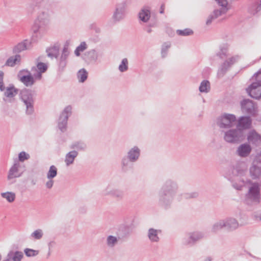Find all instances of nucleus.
Wrapping results in <instances>:
<instances>
[{"instance_id": "1", "label": "nucleus", "mask_w": 261, "mask_h": 261, "mask_svg": "<svg viewBox=\"0 0 261 261\" xmlns=\"http://www.w3.org/2000/svg\"><path fill=\"white\" fill-rule=\"evenodd\" d=\"M39 9L34 25V32L42 36L48 31L51 17L54 14L51 5L43 2L42 0H34L27 6V10L33 13Z\"/></svg>"}, {"instance_id": "2", "label": "nucleus", "mask_w": 261, "mask_h": 261, "mask_svg": "<svg viewBox=\"0 0 261 261\" xmlns=\"http://www.w3.org/2000/svg\"><path fill=\"white\" fill-rule=\"evenodd\" d=\"M178 190L179 185L176 180L172 178L166 179L158 193L159 205L166 210L171 208Z\"/></svg>"}, {"instance_id": "3", "label": "nucleus", "mask_w": 261, "mask_h": 261, "mask_svg": "<svg viewBox=\"0 0 261 261\" xmlns=\"http://www.w3.org/2000/svg\"><path fill=\"white\" fill-rule=\"evenodd\" d=\"M247 171V168L245 165L238 164L233 166L231 169V172L227 173L226 176L232 182L233 187L240 190L245 183L250 181L245 178Z\"/></svg>"}, {"instance_id": "4", "label": "nucleus", "mask_w": 261, "mask_h": 261, "mask_svg": "<svg viewBox=\"0 0 261 261\" xmlns=\"http://www.w3.org/2000/svg\"><path fill=\"white\" fill-rule=\"evenodd\" d=\"M141 150L138 146H134L127 151L120 161V166L122 171L126 172L134 168V164L137 162L141 156Z\"/></svg>"}, {"instance_id": "5", "label": "nucleus", "mask_w": 261, "mask_h": 261, "mask_svg": "<svg viewBox=\"0 0 261 261\" xmlns=\"http://www.w3.org/2000/svg\"><path fill=\"white\" fill-rule=\"evenodd\" d=\"M138 21L140 24L143 25V30L147 33L152 32V28L155 27L154 22H150L151 7L148 5L143 6L137 14Z\"/></svg>"}, {"instance_id": "6", "label": "nucleus", "mask_w": 261, "mask_h": 261, "mask_svg": "<svg viewBox=\"0 0 261 261\" xmlns=\"http://www.w3.org/2000/svg\"><path fill=\"white\" fill-rule=\"evenodd\" d=\"M245 138L243 129L237 128L230 129L224 133V140L227 143L237 144L242 141Z\"/></svg>"}, {"instance_id": "7", "label": "nucleus", "mask_w": 261, "mask_h": 261, "mask_svg": "<svg viewBox=\"0 0 261 261\" xmlns=\"http://www.w3.org/2000/svg\"><path fill=\"white\" fill-rule=\"evenodd\" d=\"M253 80L255 81L253 82L250 86L246 89L247 92L253 98L259 99L261 98V72H258L255 73Z\"/></svg>"}, {"instance_id": "8", "label": "nucleus", "mask_w": 261, "mask_h": 261, "mask_svg": "<svg viewBox=\"0 0 261 261\" xmlns=\"http://www.w3.org/2000/svg\"><path fill=\"white\" fill-rule=\"evenodd\" d=\"M21 100L26 106V113L32 115L34 112V98L31 90L24 88L20 92Z\"/></svg>"}, {"instance_id": "9", "label": "nucleus", "mask_w": 261, "mask_h": 261, "mask_svg": "<svg viewBox=\"0 0 261 261\" xmlns=\"http://www.w3.org/2000/svg\"><path fill=\"white\" fill-rule=\"evenodd\" d=\"M259 185L257 182H254L249 187L248 192L245 196V201L248 204L258 203L260 199Z\"/></svg>"}, {"instance_id": "10", "label": "nucleus", "mask_w": 261, "mask_h": 261, "mask_svg": "<svg viewBox=\"0 0 261 261\" xmlns=\"http://www.w3.org/2000/svg\"><path fill=\"white\" fill-rule=\"evenodd\" d=\"M205 233L201 231H194L187 233L182 238V243L184 245L193 246L197 242L204 239Z\"/></svg>"}, {"instance_id": "11", "label": "nucleus", "mask_w": 261, "mask_h": 261, "mask_svg": "<svg viewBox=\"0 0 261 261\" xmlns=\"http://www.w3.org/2000/svg\"><path fill=\"white\" fill-rule=\"evenodd\" d=\"M72 109L71 106H67L65 107L60 115L58 120L57 126L62 133H65L67 130L68 120L71 115Z\"/></svg>"}, {"instance_id": "12", "label": "nucleus", "mask_w": 261, "mask_h": 261, "mask_svg": "<svg viewBox=\"0 0 261 261\" xmlns=\"http://www.w3.org/2000/svg\"><path fill=\"white\" fill-rule=\"evenodd\" d=\"M236 121L235 115L224 114L217 118V124L221 128H229L235 125Z\"/></svg>"}, {"instance_id": "13", "label": "nucleus", "mask_w": 261, "mask_h": 261, "mask_svg": "<svg viewBox=\"0 0 261 261\" xmlns=\"http://www.w3.org/2000/svg\"><path fill=\"white\" fill-rule=\"evenodd\" d=\"M102 194L103 196H111L113 198L121 200L124 197V192L119 188H113L111 185H108L102 191Z\"/></svg>"}, {"instance_id": "14", "label": "nucleus", "mask_w": 261, "mask_h": 261, "mask_svg": "<svg viewBox=\"0 0 261 261\" xmlns=\"http://www.w3.org/2000/svg\"><path fill=\"white\" fill-rule=\"evenodd\" d=\"M240 59V56L236 55L228 58L219 67L217 75L219 77H223L229 68Z\"/></svg>"}, {"instance_id": "15", "label": "nucleus", "mask_w": 261, "mask_h": 261, "mask_svg": "<svg viewBox=\"0 0 261 261\" xmlns=\"http://www.w3.org/2000/svg\"><path fill=\"white\" fill-rule=\"evenodd\" d=\"M126 3L123 1L116 4L112 18L115 22L122 20L125 15Z\"/></svg>"}, {"instance_id": "16", "label": "nucleus", "mask_w": 261, "mask_h": 261, "mask_svg": "<svg viewBox=\"0 0 261 261\" xmlns=\"http://www.w3.org/2000/svg\"><path fill=\"white\" fill-rule=\"evenodd\" d=\"M241 109L243 113L254 116L256 112V107L253 101L249 99H244L241 103Z\"/></svg>"}, {"instance_id": "17", "label": "nucleus", "mask_w": 261, "mask_h": 261, "mask_svg": "<svg viewBox=\"0 0 261 261\" xmlns=\"http://www.w3.org/2000/svg\"><path fill=\"white\" fill-rule=\"evenodd\" d=\"M4 92V101L6 102L11 103L14 101V97L18 94V89L15 88L13 85H11L7 87Z\"/></svg>"}, {"instance_id": "18", "label": "nucleus", "mask_w": 261, "mask_h": 261, "mask_svg": "<svg viewBox=\"0 0 261 261\" xmlns=\"http://www.w3.org/2000/svg\"><path fill=\"white\" fill-rule=\"evenodd\" d=\"M252 147L248 143H245L240 145L236 150V154L242 158L248 157L251 153Z\"/></svg>"}, {"instance_id": "19", "label": "nucleus", "mask_w": 261, "mask_h": 261, "mask_svg": "<svg viewBox=\"0 0 261 261\" xmlns=\"http://www.w3.org/2000/svg\"><path fill=\"white\" fill-rule=\"evenodd\" d=\"M225 228L228 231H233L239 228L240 225L238 221L232 217L224 219Z\"/></svg>"}, {"instance_id": "20", "label": "nucleus", "mask_w": 261, "mask_h": 261, "mask_svg": "<svg viewBox=\"0 0 261 261\" xmlns=\"http://www.w3.org/2000/svg\"><path fill=\"white\" fill-rule=\"evenodd\" d=\"M250 174L252 179H256L261 177V163L258 160L254 161L250 168Z\"/></svg>"}, {"instance_id": "21", "label": "nucleus", "mask_w": 261, "mask_h": 261, "mask_svg": "<svg viewBox=\"0 0 261 261\" xmlns=\"http://www.w3.org/2000/svg\"><path fill=\"white\" fill-rule=\"evenodd\" d=\"M70 54L68 45H65L62 49L60 58L58 60V66L61 69H63L67 65V59Z\"/></svg>"}, {"instance_id": "22", "label": "nucleus", "mask_w": 261, "mask_h": 261, "mask_svg": "<svg viewBox=\"0 0 261 261\" xmlns=\"http://www.w3.org/2000/svg\"><path fill=\"white\" fill-rule=\"evenodd\" d=\"M247 139L250 145L259 146L261 144V136L254 130H251L248 132L247 135Z\"/></svg>"}, {"instance_id": "23", "label": "nucleus", "mask_w": 261, "mask_h": 261, "mask_svg": "<svg viewBox=\"0 0 261 261\" xmlns=\"http://www.w3.org/2000/svg\"><path fill=\"white\" fill-rule=\"evenodd\" d=\"M47 69V64L39 62L37 64L36 67H33L31 71L34 73V76L37 80H41L42 74L45 72Z\"/></svg>"}, {"instance_id": "24", "label": "nucleus", "mask_w": 261, "mask_h": 261, "mask_svg": "<svg viewBox=\"0 0 261 261\" xmlns=\"http://www.w3.org/2000/svg\"><path fill=\"white\" fill-rule=\"evenodd\" d=\"M31 48V41L25 39L15 45L13 48V52L15 54H18L23 50L30 49Z\"/></svg>"}, {"instance_id": "25", "label": "nucleus", "mask_w": 261, "mask_h": 261, "mask_svg": "<svg viewBox=\"0 0 261 261\" xmlns=\"http://www.w3.org/2000/svg\"><path fill=\"white\" fill-rule=\"evenodd\" d=\"M23 257V253L22 251L10 250L3 261H21Z\"/></svg>"}, {"instance_id": "26", "label": "nucleus", "mask_w": 261, "mask_h": 261, "mask_svg": "<svg viewBox=\"0 0 261 261\" xmlns=\"http://www.w3.org/2000/svg\"><path fill=\"white\" fill-rule=\"evenodd\" d=\"M226 14V9H223L222 10H218V9H215L207 17L205 23L207 25H210L217 18L220 16Z\"/></svg>"}, {"instance_id": "27", "label": "nucleus", "mask_w": 261, "mask_h": 261, "mask_svg": "<svg viewBox=\"0 0 261 261\" xmlns=\"http://www.w3.org/2000/svg\"><path fill=\"white\" fill-rule=\"evenodd\" d=\"M26 87H32L37 81V79L34 76V73L33 74H27V75L20 76L18 79Z\"/></svg>"}, {"instance_id": "28", "label": "nucleus", "mask_w": 261, "mask_h": 261, "mask_svg": "<svg viewBox=\"0 0 261 261\" xmlns=\"http://www.w3.org/2000/svg\"><path fill=\"white\" fill-rule=\"evenodd\" d=\"M20 167V164L18 162H15L13 165L11 167L9 171V174L8 176V179H12L14 178L20 177L22 173L19 171V168Z\"/></svg>"}, {"instance_id": "29", "label": "nucleus", "mask_w": 261, "mask_h": 261, "mask_svg": "<svg viewBox=\"0 0 261 261\" xmlns=\"http://www.w3.org/2000/svg\"><path fill=\"white\" fill-rule=\"evenodd\" d=\"M161 233L160 229L150 228L148 230L147 237L151 243H157L160 241L159 236Z\"/></svg>"}, {"instance_id": "30", "label": "nucleus", "mask_w": 261, "mask_h": 261, "mask_svg": "<svg viewBox=\"0 0 261 261\" xmlns=\"http://www.w3.org/2000/svg\"><path fill=\"white\" fill-rule=\"evenodd\" d=\"M60 45L56 43L48 47L46 50L47 56L51 59H57L59 55Z\"/></svg>"}, {"instance_id": "31", "label": "nucleus", "mask_w": 261, "mask_h": 261, "mask_svg": "<svg viewBox=\"0 0 261 261\" xmlns=\"http://www.w3.org/2000/svg\"><path fill=\"white\" fill-rule=\"evenodd\" d=\"M78 152L75 150H73L67 153L64 159V162L66 166H69L72 165L75 159L78 156Z\"/></svg>"}, {"instance_id": "32", "label": "nucleus", "mask_w": 261, "mask_h": 261, "mask_svg": "<svg viewBox=\"0 0 261 261\" xmlns=\"http://www.w3.org/2000/svg\"><path fill=\"white\" fill-rule=\"evenodd\" d=\"M251 124V120L249 117L243 116L239 118L237 128L247 129L250 127Z\"/></svg>"}, {"instance_id": "33", "label": "nucleus", "mask_w": 261, "mask_h": 261, "mask_svg": "<svg viewBox=\"0 0 261 261\" xmlns=\"http://www.w3.org/2000/svg\"><path fill=\"white\" fill-rule=\"evenodd\" d=\"M98 58V54L95 49H91L84 54V59L90 62H96Z\"/></svg>"}, {"instance_id": "34", "label": "nucleus", "mask_w": 261, "mask_h": 261, "mask_svg": "<svg viewBox=\"0 0 261 261\" xmlns=\"http://www.w3.org/2000/svg\"><path fill=\"white\" fill-rule=\"evenodd\" d=\"M119 238L112 235H109L106 240V245L110 249L114 248L118 244Z\"/></svg>"}, {"instance_id": "35", "label": "nucleus", "mask_w": 261, "mask_h": 261, "mask_svg": "<svg viewBox=\"0 0 261 261\" xmlns=\"http://www.w3.org/2000/svg\"><path fill=\"white\" fill-rule=\"evenodd\" d=\"M21 59V56L18 54L11 56L6 61L5 65L9 67H14L15 65L20 64Z\"/></svg>"}, {"instance_id": "36", "label": "nucleus", "mask_w": 261, "mask_h": 261, "mask_svg": "<svg viewBox=\"0 0 261 261\" xmlns=\"http://www.w3.org/2000/svg\"><path fill=\"white\" fill-rule=\"evenodd\" d=\"M87 146L86 144L82 141H77L73 142L70 146V148L78 151H84L86 149Z\"/></svg>"}, {"instance_id": "37", "label": "nucleus", "mask_w": 261, "mask_h": 261, "mask_svg": "<svg viewBox=\"0 0 261 261\" xmlns=\"http://www.w3.org/2000/svg\"><path fill=\"white\" fill-rule=\"evenodd\" d=\"M223 228H225L224 219L215 222L212 226L211 231L212 232L217 233Z\"/></svg>"}, {"instance_id": "38", "label": "nucleus", "mask_w": 261, "mask_h": 261, "mask_svg": "<svg viewBox=\"0 0 261 261\" xmlns=\"http://www.w3.org/2000/svg\"><path fill=\"white\" fill-rule=\"evenodd\" d=\"M211 89L210 83L207 80L202 81L199 86V90L201 93H207L210 92Z\"/></svg>"}, {"instance_id": "39", "label": "nucleus", "mask_w": 261, "mask_h": 261, "mask_svg": "<svg viewBox=\"0 0 261 261\" xmlns=\"http://www.w3.org/2000/svg\"><path fill=\"white\" fill-rule=\"evenodd\" d=\"M44 235L43 231L41 229H37L35 230L30 234V239L33 240H41Z\"/></svg>"}, {"instance_id": "40", "label": "nucleus", "mask_w": 261, "mask_h": 261, "mask_svg": "<svg viewBox=\"0 0 261 261\" xmlns=\"http://www.w3.org/2000/svg\"><path fill=\"white\" fill-rule=\"evenodd\" d=\"M88 72L84 68L80 69L77 73V78L80 83H84L87 79Z\"/></svg>"}, {"instance_id": "41", "label": "nucleus", "mask_w": 261, "mask_h": 261, "mask_svg": "<svg viewBox=\"0 0 261 261\" xmlns=\"http://www.w3.org/2000/svg\"><path fill=\"white\" fill-rule=\"evenodd\" d=\"M261 10V0L251 5L249 11L250 13L254 15Z\"/></svg>"}, {"instance_id": "42", "label": "nucleus", "mask_w": 261, "mask_h": 261, "mask_svg": "<svg viewBox=\"0 0 261 261\" xmlns=\"http://www.w3.org/2000/svg\"><path fill=\"white\" fill-rule=\"evenodd\" d=\"M1 196L6 199L9 202H12L15 200V194L13 192H7L1 193Z\"/></svg>"}, {"instance_id": "43", "label": "nucleus", "mask_w": 261, "mask_h": 261, "mask_svg": "<svg viewBox=\"0 0 261 261\" xmlns=\"http://www.w3.org/2000/svg\"><path fill=\"white\" fill-rule=\"evenodd\" d=\"M118 69L121 72H124L128 69V61L127 58H123L118 66Z\"/></svg>"}, {"instance_id": "44", "label": "nucleus", "mask_w": 261, "mask_h": 261, "mask_svg": "<svg viewBox=\"0 0 261 261\" xmlns=\"http://www.w3.org/2000/svg\"><path fill=\"white\" fill-rule=\"evenodd\" d=\"M57 175V168L54 165L50 166L49 170L46 174V177L47 179L55 178Z\"/></svg>"}, {"instance_id": "45", "label": "nucleus", "mask_w": 261, "mask_h": 261, "mask_svg": "<svg viewBox=\"0 0 261 261\" xmlns=\"http://www.w3.org/2000/svg\"><path fill=\"white\" fill-rule=\"evenodd\" d=\"M87 48V45L85 42H82L81 44L76 47L74 50V54L76 56L79 57L81 53L83 52Z\"/></svg>"}, {"instance_id": "46", "label": "nucleus", "mask_w": 261, "mask_h": 261, "mask_svg": "<svg viewBox=\"0 0 261 261\" xmlns=\"http://www.w3.org/2000/svg\"><path fill=\"white\" fill-rule=\"evenodd\" d=\"M170 47L171 43L168 42H164L162 44L161 48V56L162 58H164L167 56L168 50Z\"/></svg>"}, {"instance_id": "47", "label": "nucleus", "mask_w": 261, "mask_h": 261, "mask_svg": "<svg viewBox=\"0 0 261 261\" xmlns=\"http://www.w3.org/2000/svg\"><path fill=\"white\" fill-rule=\"evenodd\" d=\"M227 47L226 45L220 46V50L216 54V56L221 59L224 58L226 56Z\"/></svg>"}, {"instance_id": "48", "label": "nucleus", "mask_w": 261, "mask_h": 261, "mask_svg": "<svg viewBox=\"0 0 261 261\" xmlns=\"http://www.w3.org/2000/svg\"><path fill=\"white\" fill-rule=\"evenodd\" d=\"M176 33L180 36H188L192 35L193 34V31L190 29H185L183 30H177Z\"/></svg>"}, {"instance_id": "49", "label": "nucleus", "mask_w": 261, "mask_h": 261, "mask_svg": "<svg viewBox=\"0 0 261 261\" xmlns=\"http://www.w3.org/2000/svg\"><path fill=\"white\" fill-rule=\"evenodd\" d=\"M24 252L25 255L28 257L35 256L38 254L39 251L38 250H34L30 248H25L24 250Z\"/></svg>"}, {"instance_id": "50", "label": "nucleus", "mask_w": 261, "mask_h": 261, "mask_svg": "<svg viewBox=\"0 0 261 261\" xmlns=\"http://www.w3.org/2000/svg\"><path fill=\"white\" fill-rule=\"evenodd\" d=\"M218 4V5L221 7V8L218 10H222L223 9H226V13L228 10V2L227 0H215Z\"/></svg>"}, {"instance_id": "51", "label": "nucleus", "mask_w": 261, "mask_h": 261, "mask_svg": "<svg viewBox=\"0 0 261 261\" xmlns=\"http://www.w3.org/2000/svg\"><path fill=\"white\" fill-rule=\"evenodd\" d=\"M181 195L184 198L188 199L196 198L198 197L199 194L197 192H192L189 193H184Z\"/></svg>"}, {"instance_id": "52", "label": "nucleus", "mask_w": 261, "mask_h": 261, "mask_svg": "<svg viewBox=\"0 0 261 261\" xmlns=\"http://www.w3.org/2000/svg\"><path fill=\"white\" fill-rule=\"evenodd\" d=\"M30 156L28 153L24 151L20 152L18 155V159L20 162H24L25 160H28Z\"/></svg>"}, {"instance_id": "53", "label": "nucleus", "mask_w": 261, "mask_h": 261, "mask_svg": "<svg viewBox=\"0 0 261 261\" xmlns=\"http://www.w3.org/2000/svg\"><path fill=\"white\" fill-rule=\"evenodd\" d=\"M31 73L29 70H27V69H23L18 72V74H17V77H18V79H19L20 78V76L27 75V74H30Z\"/></svg>"}, {"instance_id": "54", "label": "nucleus", "mask_w": 261, "mask_h": 261, "mask_svg": "<svg viewBox=\"0 0 261 261\" xmlns=\"http://www.w3.org/2000/svg\"><path fill=\"white\" fill-rule=\"evenodd\" d=\"M54 181L52 178L48 179L45 183V187L48 189H50L53 187Z\"/></svg>"}, {"instance_id": "55", "label": "nucleus", "mask_w": 261, "mask_h": 261, "mask_svg": "<svg viewBox=\"0 0 261 261\" xmlns=\"http://www.w3.org/2000/svg\"><path fill=\"white\" fill-rule=\"evenodd\" d=\"M90 28L91 30H94L97 33L100 32V29L97 27L95 23L91 24L90 26Z\"/></svg>"}, {"instance_id": "56", "label": "nucleus", "mask_w": 261, "mask_h": 261, "mask_svg": "<svg viewBox=\"0 0 261 261\" xmlns=\"http://www.w3.org/2000/svg\"><path fill=\"white\" fill-rule=\"evenodd\" d=\"M6 89L5 87L4 86L3 80L0 81V90L1 91H4Z\"/></svg>"}, {"instance_id": "57", "label": "nucleus", "mask_w": 261, "mask_h": 261, "mask_svg": "<svg viewBox=\"0 0 261 261\" xmlns=\"http://www.w3.org/2000/svg\"><path fill=\"white\" fill-rule=\"evenodd\" d=\"M124 228L126 231L129 229V226H125L124 225H121L119 227V230H123V229Z\"/></svg>"}, {"instance_id": "58", "label": "nucleus", "mask_w": 261, "mask_h": 261, "mask_svg": "<svg viewBox=\"0 0 261 261\" xmlns=\"http://www.w3.org/2000/svg\"><path fill=\"white\" fill-rule=\"evenodd\" d=\"M165 5L164 4H162L161 7H160V13L161 14H163L164 13V10H165Z\"/></svg>"}, {"instance_id": "59", "label": "nucleus", "mask_w": 261, "mask_h": 261, "mask_svg": "<svg viewBox=\"0 0 261 261\" xmlns=\"http://www.w3.org/2000/svg\"><path fill=\"white\" fill-rule=\"evenodd\" d=\"M3 77H4V72L2 71H0V81H2L3 80Z\"/></svg>"}, {"instance_id": "60", "label": "nucleus", "mask_w": 261, "mask_h": 261, "mask_svg": "<svg viewBox=\"0 0 261 261\" xmlns=\"http://www.w3.org/2000/svg\"><path fill=\"white\" fill-rule=\"evenodd\" d=\"M212 258L211 256H207L205 257L203 261H212Z\"/></svg>"}, {"instance_id": "61", "label": "nucleus", "mask_w": 261, "mask_h": 261, "mask_svg": "<svg viewBox=\"0 0 261 261\" xmlns=\"http://www.w3.org/2000/svg\"><path fill=\"white\" fill-rule=\"evenodd\" d=\"M5 114L7 116H9V113H8L7 111H5Z\"/></svg>"}, {"instance_id": "62", "label": "nucleus", "mask_w": 261, "mask_h": 261, "mask_svg": "<svg viewBox=\"0 0 261 261\" xmlns=\"http://www.w3.org/2000/svg\"><path fill=\"white\" fill-rule=\"evenodd\" d=\"M259 60H261V57L259 58Z\"/></svg>"}, {"instance_id": "63", "label": "nucleus", "mask_w": 261, "mask_h": 261, "mask_svg": "<svg viewBox=\"0 0 261 261\" xmlns=\"http://www.w3.org/2000/svg\"><path fill=\"white\" fill-rule=\"evenodd\" d=\"M260 220H261V217L260 218Z\"/></svg>"}]
</instances>
